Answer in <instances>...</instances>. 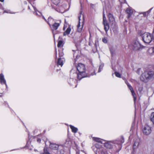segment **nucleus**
I'll return each instance as SVG.
<instances>
[{
    "mask_svg": "<svg viewBox=\"0 0 154 154\" xmlns=\"http://www.w3.org/2000/svg\"><path fill=\"white\" fill-rule=\"evenodd\" d=\"M77 71L79 72L77 77L79 80H81L85 77L86 69L84 64L81 63H79L76 66Z\"/></svg>",
    "mask_w": 154,
    "mask_h": 154,
    "instance_id": "1",
    "label": "nucleus"
},
{
    "mask_svg": "<svg viewBox=\"0 0 154 154\" xmlns=\"http://www.w3.org/2000/svg\"><path fill=\"white\" fill-rule=\"evenodd\" d=\"M140 79L143 82L154 79V71L149 70L144 72L141 75Z\"/></svg>",
    "mask_w": 154,
    "mask_h": 154,
    "instance_id": "2",
    "label": "nucleus"
},
{
    "mask_svg": "<svg viewBox=\"0 0 154 154\" xmlns=\"http://www.w3.org/2000/svg\"><path fill=\"white\" fill-rule=\"evenodd\" d=\"M142 39L143 41L146 43H149L152 40L154 42V27L152 34V36L151 34L145 32L142 35Z\"/></svg>",
    "mask_w": 154,
    "mask_h": 154,
    "instance_id": "3",
    "label": "nucleus"
},
{
    "mask_svg": "<svg viewBox=\"0 0 154 154\" xmlns=\"http://www.w3.org/2000/svg\"><path fill=\"white\" fill-rule=\"evenodd\" d=\"M124 142V139L123 137L122 136L115 141V146L116 147L117 151L119 152L121 149L122 144Z\"/></svg>",
    "mask_w": 154,
    "mask_h": 154,
    "instance_id": "4",
    "label": "nucleus"
},
{
    "mask_svg": "<svg viewBox=\"0 0 154 154\" xmlns=\"http://www.w3.org/2000/svg\"><path fill=\"white\" fill-rule=\"evenodd\" d=\"M129 47L131 49L134 50H138L141 48V45L139 42L136 40L133 41L129 45Z\"/></svg>",
    "mask_w": 154,
    "mask_h": 154,
    "instance_id": "5",
    "label": "nucleus"
},
{
    "mask_svg": "<svg viewBox=\"0 0 154 154\" xmlns=\"http://www.w3.org/2000/svg\"><path fill=\"white\" fill-rule=\"evenodd\" d=\"M151 128L148 125H145L143 129V133L146 135H149L151 132Z\"/></svg>",
    "mask_w": 154,
    "mask_h": 154,
    "instance_id": "6",
    "label": "nucleus"
},
{
    "mask_svg": "<svg viewBox=\"0 0 154 154\" xmlns=\"http://www.w3.org/2000/svg\"><path fill=\"white\" fill-rule=\"evenodd\" d=\"M107 16L110 24L112 25L115 24L116 22L115 18L113 14L109 13L107 15Z\"/></svg>",
    "mask_w": 154,
    "mask_h": 154,
    "instance_id": "7",
    "label": "nucleus"
},
{
    "mask_svg": "<svg viewBox=\"0 0 154 154\" xmlns=\"http://www.w3.org/2000/svg\"><path fill=\"white\" fill-rule=\"evenodd\" d=\"M127 86L130 90L131 91V93L132 95L134 98V103H135L136 102V100L137 99V96L135 94V92L133 90V87H132L131 85H129V83L127 84Z\"/></svg>",
    "mask_w": 154,
    "mask_h": 154,
    "instance_id": "8",
    "label": "nucleus"
},
{
    "mask_svg": "<svg viewBox=\"0 0 154 154\" xmlns=\"http://www.w3.org/2000/svg\"><path fill=\"white\" fill-rule=\"evenodd\" d=\"M80 17H81V15H80L79 16H78V18H79V23L78 24L77 28V31L79 32H82L83 29V25L84 23L83 22H82L81 23L80 22Z\"/></svg>",
    "mask_w": 154,
    "mask_h": 154,
    "instance_id": "9",
    "label": "nucleus"
},
{
    "mask_svg": "<svg viewBox=\"0 0 154 154\" xmlns=\"http://www.w3.org/2000/svg\"><path fill=\"white\" fill-rule=\"evenodd\" d=\"M60 23L61 22L60 21L59 22H55L51 26H50V27L51 30L53 31L57 29L60 26Z\"/></svg>",
    "mask_w": 154,
    "mask_h": 154,
    "instance_id": "10",
    "label": "nucleus"
},
{
    "mask_svg": "<svg viewBox=\"0 0 154 154\" xmlns=\"http://www.w3.org/2000/svg\"><path fill=\"white\" fill-rule=\"evenodd\" d=\"M125 12L127 14V17L128 19L131 17L133 13V11L129 8H127Z\"/></svg>",
    "mask_w": 154,
    "mask_h": 154,
    "instance_id": "11",
    "label": "nucleus"
},
{
    "mask_svg": "<svg viewBox=\"0 0 154 154\" xmlns=\"http://www.w3.org/2000/svg\"><path fill=\"white\" fill-rule=\"evenodd\" d=\"M0 83L2 84H5L6 87H7L6 81L4 79L3 75L2 74H0Z\"/></svg>",
    "mask_w": 154,
    "mask_h": 154,
    "instance_id": "12",
    "label": "nucleus"
},
{
    "mask_svg": "<svg viewBox=\"0 0 154 154\" xmlns=\"http://www.w3.org/2000/svg\"><path fill=\"white\" fill-rule=\"evenodd\" d=\"M104 146L107 149H111L113 147L112 145L109 142H107L104 143Z\"/></svg>",
    "mask_w": 154,
    "mask_h": 154,
    "instance_id": "13",
    "label": "nucleus"
},
{
    "mask_svg": "<svg viewBox=\"0 0 154 154\" xmlns=\"http://www.w3.org/2000/svg\"><path fill=\"white\" fill-rule=\"evenodd\" d=\"M55 22L54 20L52 18L49 17L48 19L47 23L49 25L50 27Z\"/></svg>",
    "mask_w": 154,
    "mask_h": 154,
    "instance_id": "14",
    "label": "nucleus"
},
{
    "mask_svg": "<svg viewBox=\"0 0 154 154\" xmlns=\"http://www.w3.org/2000/svg\"><path fill=\"white\" fill-rule=\"evenodd\" d=\"M104 26V29L106 33L109 28V25L108 22L103 23Z\"/></svg>",
    "mask_w": 154,
    "mask_h": 154,
    "instance_id": "15",
    "label": "nucleus"
},
{
    "mask_svg": "<svg viewBox=\"0 0 154 154\" xmlns=\"http://www.w3.org/2000/svg\"><path fill=\"white\" fill-rule=\"evenodd\" d=\"M52 3L54 5L57 6L58 8H59L61 7V6H59V4L60 3V0H51Z\"/></svg>",
    "mask_w": 154,
    "mask_h": 154,
    "instance_id": "16",
    "label": "nucleus"
},
{
    "mask_svg": "<svg viewBox=\"0 0 154 154\" xmlns=\"http://www.w3.org/2000/svg\"><path fill=\"white\" fill-rule=\"evenodd\" d=\"M50 147L54 149H57L59 147L58 145L54 143H51L50 145Z\"/></svg>",
    "mask_w": 154,
    "mask_h": 154,
    "instance_id": "17",
    "label": "nucleus"
},
{
    "mask_svg": "<svg viewBox=\"0 0 154 154\" xmlns=\"http://www.w3.org/2000/svg\"><path fill=\"white\" fill-rule=\"evenodd\" d=\"M71 30V26H69L68 28L66 29V31L63 32V35H68L69 34Z\"/></svg>",
    "mask_w": 154,
    "mask_h": 154,
    "instance_id": "18",
    "label": "nucleus"
},
{
    "mask_svg": "<svg viewBox=\"0 0 154 154\" xmlns=\"http://www.w3.org/2000/svg\"><path fill=\"white\" fill-rule=\"evenodd\" d=\"M69 127L71 129L72 131V132H73L75 133L77 132V131H78V129L77 128H76L71 125H69Z\"/></svg>",
    "mask_w": 154,
    "mask_h": 154,
    "instance_id": "19",
    "label": "nucleus"
},
{
    "mask_svg": "<svg viewBox=\"0 0 154 154\" xmlns=\"http://www.w3.org/2000/svg\"><path fill=\"white\" fill-rule=\"evenodd\" d=\"M63 58H59L58 59V60L57 61V65L58 66H61L63 65Z\"/></svg>",
    "mask_w": 154,
    "mask_h": 154,
    "instance_id": "20",
    "label": "nucleus"
},
{
    "mask_svg": "<svg viewBox=\"0 0 154 154\" xmlns=\"http://www.w3.org/2000/svg\"><path fill=\"white\" fill-rule=\"evenodd\" d=\"M64 44L63 41L59 40L58 41L57 46L58 48L62 47L63 46Z\"/></svg>",
    "mask_w": 154,
    "mask_h": 154,
    "instance_id": "21",
    "label": "nucleus"
},
{
    "mask_svg": "<svg viewBox=\"0 0 154 154\" xmlns=\"http://www.w3.org/2000/svg\"><path fill=\"white\" fill-rule=\"evenodd\" d=\"M93 140L96 142H97L99 143H102V139L98 137H94L93 138Z\"/></svg>",
    "mask_w": 154,
    "mask_h": 154,
    "instance_id": "22",
    "label": "nucleus"
},
{
    "mask_svg": "<svg viewBox=\"0 0 154 154\" xmlns=\"http://www.w3.org/2000/svg\"><path fill=\"white\" fill-rule=\"evenodd\" d=\"M151 9H150L148 11L142 13L141 14L143 15V17H147L150 13Z\"/></svg>",
    "mask_w": 154,
    "mask_h": 154,
    "instance_id": "23",
    "label": "nucleus"
},
{
    "mask_svg": "<svg viewBox=\"0 0 154 154\" xmlns=\"http://www.w3.org/2000/svg\"><path fill=\"white\" fill-rule=\"evenodd\" d=\"M150 119L154 125V112H152L151 113L150 117Z\"/></svg>",
    "mask_w": 154,
    "mask_h": 154,
    "instance_id": "24",
    "label": "nucleus"
},
{
    "mask_svg": "<svg viewBox=\"0 0 154 154\" xmlns=\"http://www.w3.org/2000/svg\"><path fill=\"white\" fill-rule=\"evenodd\" d=\"M72 51L73 53V55L74 57L75 56L76 59L77 58L78 56V54H76V53H78L79 52V50L77 49L76 50H72Z\"/></svg>",
    "mask_w": 154,
    "mask_h": 154,
    "instance_id": "25",
    "label": "nucleus"
},
{
    "mask_svg": "<svg viewBox=\"0 0 154 154\" xmlns=\"http://www.w3.org/2000/svg\"><path fill=\"white\" fill-rule=\"evenodd\" d=\"M94 146L96 148L98 149H100L102 148V146L98 143H96L94 144Z\"/></svg>",
    "mask_w": 154,
    "mask_h": 154,
    "instance_id": "26",
    "label": "nucleus"
},
{
    "mask_svg": "<svg viewBox=\"0 0 154 154\" xmlns=\"http://www.w3.org/2000/svg\"><path fill=\"white\" fill-rule=\"evenodd\" d=\"M34 140L36 141L38 143H40L41 142V139L40 138H38L35 137L34 138Z\"/></svg>",
    "mask_w": 154,
    "mask_h": 154,
    "instance_id": "27",
    "label": "nucleus"
},
{
    "mask_svg": "<svg viewBox=\"0 0 154 154\" xmlns=\"http://www.w3.org/2000/svg\"><path fill=\"white\" fill-rule=\"evenodd\" d=\"M139 145V143L137 142H135L134 143L133 146V148L134 149H135L136 148L137 146Z\"/></svg>",
    "mask_w": 154,
    "mask_h": 154,
    "instance_id": "28",
    "label": "nucleus"
},
{
    "mask_svg": "<svg viewBox=\"0 0 154 154\" xmlns=\"http://www.w3.org/2000/svg\"><path fill=\"white\" fill-rule=\"evenodd\" d=\"M101 154H107V151L106 149L103 148L101 150Z\"/></svg>",
    "mask_w": 154,
    "mask_h": 154,
    "instance_id": "29",
    "label": "nucleus"
},
{
    "mask_svg": "<svg viewBox=\"0 0 154 154\" xmlns=\"http://www.w3.org/2000/svg\"><path fill=\"white\" fill-rule=\"evenodd\" d=\"M114 74L116 76L119 78H121V75L119 72H114Z\"/></svg>",
    "mask_w": 154,
    "mask_h": 154,
    "instance_id": "30",
    "label": "nucleus"
},
{
    "mask_svg": "<svg viewBox=\"0 0 154 154\" xmlns=\"http://www.w3.org/2000/svg\"><path fill=\"white\" fill-rule=\"evenodd\" d=\"M68 82L70 85H72V83L74 81L73 79L70 78L68 80Z\"/></svg>",
    "mask_w": 154,
    "mask_h": 154,
    "instance_id": "31",
    "label": "nucleus"
},
{
    "mask_svg": "<svg viewBox=\"0 0 154 154\" xmlns=\"http://www.w3.org/2000/svg\"><path fill=\"white\" fill-rule=\"evenodd\" d=\"M44 153H43V154H48L49 153L48 152L47 148H44Z\"/></svg>",
    "mask_w": 154,
    "mask_h": 154,
    "instance_id": "32",
    "label": "nucleus"
},
{
    "mask_svg": "<svg viewBox=\"0 0 154 154\" xmlns=\"http://www.w3.org/2000/svg\"><path fill=\"white\" fill-rule=\"evenodd\" d=\"M64 54L62 51H59V57H61L63 56Z\"/></svg>",
    "mask_w": 154,
    "mask_h": 154,
    "instance_id": "33",
    "label": "nucleus"
},
{
    "mask_svg": "<svg viewBox=\"0 0 154 154\" xmlns=\"http://www.w3.org/2000/svg\"><path fill=\"white\" fill-rule=\"evenodd\" d=\"M102 41L104 43H106L107 42V39L105 38H102Z\"/></svg>",
    "mask_w": 154,
    "mask_h": 154,
    "instance_id": "34",
    "label": "nucleus"
},
{
    "mask_svg": "<svg viewBox=\"0 0 154 154\" xmlns=\"http://www.w3.org/2000/svg\"><path fill=\"white\" fill-rule=\"evenodd\" d=\"M103 23L106 22H107V21L106 19V17L103 18Z\"/></svg>",
    "mask_w": 154,
    "mask_h": 154,
    "instance_id": "35",
    "label": "nucleus"
},
{
    "mask_svg": "<svg viewBox=\"0 0 154 154\" xmlns=\"http://www.w3.org/2000/svg\"><path fill=\"white\" fill-rule=\"evenodd\" d=\"M66 21L65 22V23H64V26L63 27V30H65V26H66Z\"/></svg>",
    "mask_w": 154,
    "mask_h": 154,
    "instance_id": "36",
    "label": "nucleus"
},
{
    "mask_svg": "<svg viewBox=\"0 0 154 154\" xmlns=\"http://www.w3.org/2000/svg\"><path fill=\"white\" fill-rule=\"evenodd\" d=\"M105 15L104 14V12L103 11V17H105Z\"/></svg>",
    "mask_w": 154,
    "mask_h": 154,
    "instance_id": "37",
    "label": "nucleus"
},
{
    "mask_svg": "<svg viewBox=\"0 0 154 154\" xmlns=\"http://www.w3.org/2000/svg\"><path fill=\"white\" fill-rule=\"evenodd\" d=\"M88 45H89V46H91V45H92V44H91V42H89Z\"/></svg>",
    "mask_w": 154,
    "mask_h": 154,
    "instance_id": "38",
    "label": "nucleus"
},
{
    "mask_svg": "<svg viewBox=\"0 0 154 154\" xmlns=\"http://www.w3.org/2000/svg\"><path fill=\"white\" fill-rule=\"evenodd\" d=\"M43 19L45 20V21L46 22H47V20H46L45 19V18L44 17H43Z\"/></svg>",
    "mask_w": 154,
    "mask_h": 154,
    "instance_id": "39",
    "label": "nucleus"
},
{
    "mask_svg": "<svg viewBox=\"0 0 154 154\" xmlns=\"http://www.w3.org/2000/svg\"><path fill=\"white\" fill-rule=\"evenodd\" d=\"M4 104L5 105H6L7 104L8 105V104L6 103V102H5L4 103Z\"/></svg>",
    "mask_w": 154,
    "mask_h": 154,
    "instance_id": "40",
    "label": "nucleus"
},
{
    "mask_svg": "<svg viewBox=\"0 0 154 154\" xmlns=\"http://www.w3.org/2000/svg\"><path fill=\"white\" fill-rule=\"evenodd\" d=\"M94 74H95L94 73H92L91 75H93Z\"/></svg>",
    "mask_w": 154,
    "mask_h": 154,
    "instance_id": "41",
    "label": "nucleus"
},
{
    "mask_svg": "<svg viewBox=\"0 0 154 154\" xmlns=\"http://www.w3.org/2000/svg\"><path fill=\"white\" fill-rule=\"evenodd\" d=\"M4 0H0V1L1 2H3Z\"/></svg>",
    "mask_w": 154,
    "mask_h": 154,
    "instance_id": "42",
    "label": "nucleus"
},
{
    "mask_svg": "<svg viewBox=\"0 0 154 154\" xmlns=\"http://www.w3.org/2000/svg\"><path fill=\"white\" fill-rule=\"evenodd\" d=\"M152 51H153V52L154 53V47L153 48Z\"/></svg>",
    "mask_w": 154,
    "mask_h": 154,
    "instance_id": "43",
    "label": "nucleus"
},
{
    "mask_svg": "<svg viewBox=\"0 0 154 154\" xmlns=\"http://www.w3.org/2000/svg\"><path fill=\"white\" fill-rule=\"evenodd\" d=\"M56 10L57 11H60V10H59L58 9H56Z\"/></svg>",
    "mask_w": 154,
    "mask_h": 154,
    "instance_id": "44",
    "label": "nucleus"
},
{
    "mask_svg": "<svg viewBox=\"0 0 154 154\" xmlns=\"http://www.w3.org/2000/svg\"><path fill=\"white\" fill-rule=\"evenodd\" d=\"M100 68H99V70H98V72H100Z\"/></svg>",
    "mask_w": 154,
    "mask_h": 154,
    "instance_id": "45",
    "label": "nucleus"
},
{
    "mask_svg": "<svg viewBox=\"0 0 154 154\" xmlns=\"http://www.w3.org/2000/svg\"><path fill=\"white\" fill-rule=\"evenodd\" d=\"M35 9H36L35 8H34V10L35 11Z\"/></svg>",
    "mask_w": 154,
    "mask_h": 154,
    "instance_id": "46",
    "label": "nucleus"
},
{
    "mask_svg": "<svg viewBox=\"0 0 154 154\" xmlns=\"http://www.w3.org/2000/svg\"><path fill=\"white\" fill-rule=\"evenodd\" d=\"M54 37V35L53 34Z\"/></svg>",
    "mask_w": 154,
    "mask_h": 154,
    "instance_id": "47",
    "label": "nucleus"
}]
</instances>
